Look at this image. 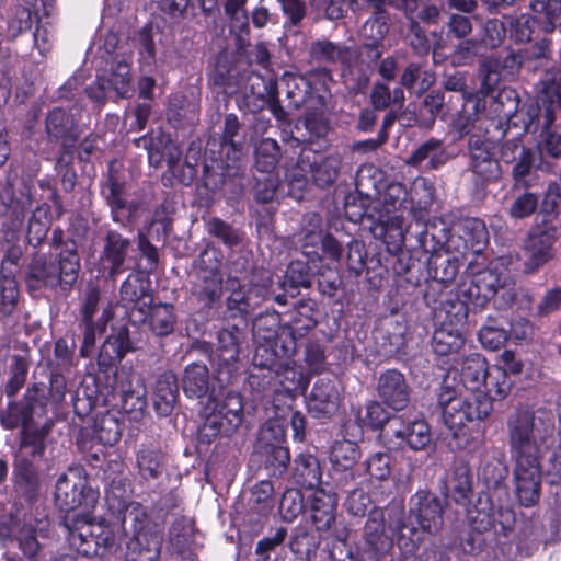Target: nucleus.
<instances>
[{
  "instance_id": "obj_1",
  "label": "nucleus",
  "mask_w": 561,
  "mask_h": 561,
  "mask_svg": "<svg viewBox=\"0 0 561 561\" xmlns=\"http://www.w3.org/2000/svg\"><path fill=\"white\" fill-rule=\"evenodd\" d=\"M459 296L466 301L451 304L455 321L444 323L433 334L432 345L437 355L457 354L463 347L465 336L456 325L462 324L467 318V302L483 307L490 299H494L497 308L505 309L516 300V282L507 267V259L499 257L486 268L466 276L459 286Z\"/></svg>"
},
{
  "instance_id": "obj_2",
  "label": "nucleus",
  "mask_w": 561,
  "mask_h": 561,
  "mask_svg": "<svg viewBox=\"0 0 561 561\" xmlns=\"http://www.w3.org/2000/svg\"><path fill=\"white\" fill-rule=\"evenodd\" d=\"M99 492L88 485L87 478L79 468H70L56 482L55 502L60 511L70 512L82 507L83 515L66 517L70 546L83 556L100 553L114 545L110 528L103 522H96L89 512L94 508Z\"/></svg>"
},
{
  "instance_id": "obj_3",
  "label": "nucleus",
  "mask_w": 561,
  "mask_h": 561,
  "mask_svg": "<svg viewBox=\"0 0 561 561\" xmlns=\"http://www.w3.org/2000/svg\"><path fill=\"white\" fill-rule=\"evenodd\" d=\"M534 426V416L528 412H518L507 422L513 478L517 497L524 506L534 505L541 489L542 455Z\"/></svg>"
},
{
  "instance_id": "obj_4",
  "label": "nucleus",
  "mask_w": 561,
  "mask_h": 561,
  "mask_svg": "<svg viewBox=\"0 0 561 561\" xmlns=\"http://www.w3.org/2000/svg\"><path fill=\"white\" fill-rule=\"evenodd\" d=\"M46 399V386L35 383L28 388L20 401H13L0 413V424L5 430H14L19 426L21 430V442L24 447L33 446L41 448L38 439L46 438L51 424L46 422L39 426L36 425V419L44 416Z\"/></svg>"
},
{
  "instance_id": "obj_5",
  "label": "nucleus",
  "mask_w": 561,
  "mask_h": 561,
  "mask_svg": "<svg viewBox=\"0 0 561 561\" xmlns=\"http://www.w3.org/2000/svg\"><path fill=\"white\" fill-rule=\"evenodd\" d=\"M122 528L126 536L128 561H158L163 542V530L139 504L131 502L124 508Z\"/></svg>"
},
{
  "instance_id": "obj_6",
  "label": "nucleus",
  "mask_w": 561,
  "mask_h": 561,
  "mask_svg": "<svg viewBox=\"0 0 561 561\" xmlns=\"http://www.w3.org/2000/svg\"><path fill=\"white\" fill-rule=\"evenodd\" d=\"M374 210L377 214V221L380 226V237L391 251L400 249L405 241L403 229V214L410 213L409 192L399 182H391L383 185L376 202L366 206L365 213Z\"/></svg>"
},
{
  "instance_id": "obj_7",
  "label": "nucleus",
  "mask_w": 561,
  "mask_h": 561,
  "mask_svg": "<svg viewBox=\"0 0 561 561\" xmlns=\"http://www.w3.org/2000/svg\"><path fill=\"white\" fill-rule=\"evenodd\" d=\"M407 520L401 526L400 540L409 538L404 548L415 551L423 541V534L436 535L444 524V510L439 499L426 491H419L411 497Z\"/></svg>"
},
{
  "instance_id": "obj_8",
  "label": "nucleus",
  "mask_w": 561,
  "mask_h": 561,
  "mask_svg": "<svg viewBox=\"0 0 561 561\" xmlns=\"http://www.w3.org/2000/svg\"><path fill=\"white\" fill-rule=\"evenodd\" d=\"M79 270L80 257L77 249L73 244L67 245L59 253L58 266L43 255L33 259L26 277V287L32 294L43 288H55L57 285L68 290L76 283Z\"/></svg>"
},
{
  "instance_id": "obj_9",
  "label": "nucleus",
  "mask_w": 561,
  "mask_h": 561,
  "mask_svg": "<svg viewBox=\"0 0 561 561\" xmlns=\"http://www.w3.org/2000/svg\"><path fill=\"white\" fill-rule=\"evenodd\" d=\"M283 354L277 355L276 364L272 367H253L249 383L257 391L273 390L295 397L305 393L310 382V376L294 360H283Z\"/></svg>"
},
{
  "instance_id": "obj_10",
  "label": "nucleus",
  "mask_w": 561,
  "mask_h": 561,
  "mask_svg": "<svg viewBox=\"0 0 561 561\" xmlns=\"http://www.w3.org/2000/svg\"><path fill=\"white\" fill-rule=\"evenodd\" d=\"M382 437L389 445L409 447L414 451L424 450L432 442L430 425L416 415H394L382 430Z\"/></svg>"
},
{
  "instance_id": "obj_11",
  "label": "nucleus",
  "mask_w": 561,
  "mask_h": 561,
  "mask_svg": "<svg viewBox=\"0 0 561 561\" xmlns=\"http://www.w3.org/2000/svg\"><path fill=\"white\" fill-rule=\"evenodd\" d=\"M392 547V538L386 534L385 514L375 507L368 514L356 551L350 556L354 561H383Z\"/></svg>"
},
{
  "instance_id": "obj_12",
  "label": "nucleus",
  "mask_w": 561,
  "mask_h": 561,
  "mask_svg": "<svg viewBox=\"0 0 561 561\" xmlns=\"http://www.w3.org/2000/svg\"><path fill=\"white\" fill-rule=\"evenodd\" d=\"M32 205L28 188L16 195L12 185L8 183L0 192V217L3 218L0 231V241L4 247L16 245L25 211Z\"/></svg>"
},
{
  "instance_id": "obj_13",
  "label": "nucleus",
  "mask_w": 561,
  "mask_h": 561,
  "mask_svg": "<svg viewBox=\"0 0 561 561\" xmlns=\"http://www.w3.org/2000/svg\"><path fill=\"white\" fill-rule=\"evenodd\" d=\"M113 394L119 398L122 409L133 415L141 416L147 408V388L142 376L133 368L122 366L113 377Z\"/></svg>"
},
{
  "instance_id": "obj_14",
  "label": "nucleus",
  "mask_w": 561,
  "mask_h": 561,
  "mask_svg": "<svg viewBox=\"0 0 561 561\" xmlns=\"http://www.w3.org/2000/svg\"><path fill=\"white\" fill-rule=\"evenodd\" d=\"M469 168L484 181H495L501 175L496 159V144L486 134H472L468 139Z\"/></svg>"
},
{
  "instance_id": "obj_15",
  "label": "nucleus",
  "mask_w": 561,
  "mask_h": 561,
  "mask_svg": "<svg viewBox=\"0 0 561 561\" xmlns=\"http://www.w3.org/2000/svg\"><path fill=\"white\" fill-rule=\"evenodd\" d=\"M279 323L277 316L266 314L253 321V339L256 348L253 356V367H272L276 364L279 352L276 350Z\"/></svg>"
},
{
  "instance_id": "obj_16",
  "label": "nucleus",
  "mask_w": 561,
  "mask_h": 561,
  "mask_svg": "<svg viewBox=\"0 0 561 561\" xmlns=\"http://www.w3.org/2000/svg\"><path fill=\"white\" fill-rule=\"evenodd\" d=\"M298 168L321 187L332 185L340 173L342 158L340 154L322 156L311 149H302L297 162Z\"/></svg>"
},
{
  "instance_id": "obj_17",
  "label": "nucleus",
  "mask_w": 561,
  "mask_h": 561,
  "mask_svg": "<svg viewBox=\"0 0 561 561\" xmlns=\"http://www.w3.org/2000/svg\"><path fill=\"white\" fill-rule=\"evenodd\" d=\"M561 110V92L556 85L545 84L537 103L527 106L525 129L536 131L539 126L542 130H550Z\"/></svg>"
},
{
  "instance_id": "obj_18",
  "label": "nucleus",
  "mask_w": 561,
  "mask_h": 561,
  "mask_svg": "<svg viewBox=\"0 0 561 561\" xmlns=\"http://www.w3.org/2000/svg\"><path fill=\"white\" fill-rule=\"evenodd\" d=\"M340 401L336 379L321 377L313 383L307 397V408L313 417H330L337 411Z\"/></svg>"
},
{
  "instance_id": "obj_19",
  "label": "nucleus",
  "mask_w": 561,
  "mask_h": 561,
  "mask_svg": "<svg viewBox=\"0 0 561 561\" xmlns=\"http://www.w3.org/2000/svg\"><path fill=\"white\" fill-rule=\"evenodd\" d=\"M377 393L393 410H403L410 401V388L402 373L388 369L377 380Z\"/></svg>"
},
{
  "instance_id": "obj_20",
  "label": "nucleus",
  "mask_w": 561,
  "mask_h": 561,
  "mask_svg": "<svg viewBox=\"0 0 561 561\" xmlns=\"http://www.w3.org/2000/svg\"><path fill=\"white\" fill-rule=\"evenodd\" d=\"M228 285L231 289V294L227 299V306L230 310H237L241 313L252 311L260 306L270 294H273V290L270 289V287L273 286V282L270 277H266L262 284H252L248 289H245L244 286H240L234 279H229Z\"/></svg>"
},
{
  "instance_id": "obj_21",
  "label": "nucleus",
  "mask_w": 561,
  "mask_h": 561,
  "mask_svg": "<svg viewBox=\"0 0 561 561\" xmlns=\"http://www.w3.org/2000/svg\"><path fill=\"white\" fill-rule=\"evenodd\" d=\"M554 234L550 231L535 230L525 243V273L531 274L553 256Z\"/></svg>"
},
{
  "instance_id": "obj_22",
  "label": "nucleus",
  "mask_w": 561,
  "mask_h": 561,
  "mask_svg": "<svg viewBox=\"0 0 561 561\" xmlns=\"http://www.w3.org/2000/svg\"><path fill=\"white\" fill-rule=\"evenodd\" d=\"M130 245V240L123 237L119 232L115 230L107 231L101 254V262L104 271L107 272L111 278H115L118 274L124 272V264Z\"/></svg>"
},
{
  "instance_id": "obj_23",
  "label": "nucleus",
  "mask_w": 561,
  "mask_h": 561,
  "mask_svg": "<svg viewBox=\"0 0 561 561\" xmlns=\"http://www.w3.org/2000/svg\"><path fill=\"white\" fill-rule=\"evenodd\" d=\"M455 369L460 373V379L469 391H481L488 377L489 367L485 358L474 352L454 358Z\"/></svg>"
},
{
  "instance_id": "obj_24",
  "label": "nucleus",
  "mask_w": 561,
  "mask_h": 561,
  "mask_svg": "<svg viewBox=\"0 0 561 561\" xmlns=\"http://www.w3.org/2000/svg\"><path fill=\"white\" fill-rule=\"evenodd\" d=\"M337 500L334 493L317 488L310 495V516L318 531H331L335 523Z\"/></svg>"
},
{
  "instance_id": "obj_25",
  "label": "nucleus",
  "mask_w": 561,
  "mask_h": 561,
  "mask_svg": "<svg viewBox=\"0 0 561 561\" xmlns=\"http://www.w3.org/2000/svg\"><path fill=\"white\" fill-rule=\"evenodd\" d=\"M46 131L50 138L61 140L64 149L62 156L58 159V164L65 161V156L71 153L77 140V134L71 121L61 108H54L46 118Z\"/></svg>"
},
{
  "instance_id": "obj_26",
  "label": "nucleus",
  "mask_w": 561,
  "mask_h": 561,
  "mask_svg": "<svg viewBox=\"0 0 561 561\" xmlns=\"http://www.w3.org/2000/svg\"><path fill=\"white\" fill-rule=\"evenodd\" d=\"M309 55L319 62L339 64L343 67H350L356 57V51L347 45L336 44L328 39H319L311 43Z\"/></svg>"
},
{
  "instance_id": "obj_27",
  "label": "nucleus",
  "mask_w": 561,
  "mask_h": 561,
  "mask_svg": "<svg viewBox=\"0 0 561 561\" xmlns=\"http://www.w3.org/2000/svg\"><path fill=\"white\" fill-rule=\"evenodd\" d=\"M466 402L463 400H456L450 403L447 411L443 415L444 423L449 428L456 442V447L460 449L469 448L470 434L467 428V423H471V412L465 409Z\"/></svg>"
},
{
  "instance_id": "obj_28",
  "label": "nucleus",
  "mask_w": 561,
  "mask_h": 561,
  "mask_svg": "<svg viewBox=\"0 0 561 561\" xmlns=\"http://www.w3.org/2000/svg\"><path fill=\"white\" fill-rule=\"evenodd\" d=\"M121 302L125 308H136L146 314L153 302L148 282L139 276H128L121 286Z\"/></svg>"
},
{
  "instance_id": "obj_29",
  "label": "nucleus",
  "mask_w": 561,
  "mask_h": 561,
  "mask_svg": "<svg viewBox=\"0 0 561 561\" xmlns=\"http://www.w3.org/2000/svg\"><path fill=\"white\" fill-rule=\"evenodd\" d=\"M41 448H33V446L24 447L23 442H20V447L15 456L14 473L19 483H24L30 488H34L37 484L38 474L37 469L33 461L28 459V456L33 458H41L44 455L46 448V438L38 439Z\"/></svg>"
},
{
  "instance_id": "obj_30",
  "label": "nucleus",
  "mask_w": 561,
  "mask_h": 561,
  "mask_svg": "<svg viewBox=\"0 0 561 561\" xmlns=\"http://www.w3.org/2000/svg\"><path fill=\"white\" fill-rule=\"evenodd\" d=\"M222 291V275L217 268L202 270L192 294L206 308L219 300Z\"/></svg>"
},
{
  "instance_id": "obj_31",
  "label": "nucleus",
  "mask_w": 561,
  "mask_h": 561,
  "mask_svg": "<svg viewBox=\"0 0 561 561\" xmlns=\"http://www.w3.org/2000/svg\"><path fill=\"white\" fill-rule=\"evenodd\" d=\"M304 254L310 260L320 259L319 244L323 237L322 218L319 214H307L302 219V227L299 234Z\"/></svg>"
},
{
  "instance_id": "obj_32",
  "label": "nucleus",
  "mask_w": 561,
  "mask_h": 561,
  "mask_svg": "<svg viewBox=\"0 0 561 561\" xmlns=\"http://www.w3.org/2000/svg\"><path fill=\"white\" fill-rule=\"evenodd\" d=\"M178 397V380L174 374L165 371L161 374L154 383L153 405L158 414L169 415Z\"/></svg>"
},
{
  "instance_id": "obj_33",
  "label": "nucleus",
  "mask_w": 561,
  "mask_h": 561,
  "mask_svg": "<svg viewBox=\"0 0 561 561\" xmlns=\"http://www.w3.org/2000/svg\"><path fill=\"white\" fill-rule=\"evenodd\" d=\"M279 286L284 289V294H276L274 300L278 305L287 304V295L294 297L299 287H309L311 285L308 266L300 261L291 262L287 270L285 279L278 282Z\"/></svg>"
},
{
  "instance_id": "obj_34",
  "label": "nucleus",
  "mask_w": 561,
  "mask_h": 561,
  "mask_svg": "<svg viewBox=\"0 0 561 561\" xmlns=\"http://www.w3.org/2000/svg\"><path fill=\"white\" fill-rule=\"evenodd\" d=\"M448 156L443 148V141L436 138H430L419 146L407 159V164L420 167L424 161H428V168L436 170L447 162Z\"/></svg>"
},
{
  "instance_id": "obj_35",
  "label": "nucleus",
  "mask_w": 561,
  "mask_h": 561,
  "mask_svg": "<svg viewBox=\"0 0 561 561\" xmlns=\"http://www.w3.org/2000/svg\"><path fill=\"white\" fill-rule=\"evenodd\" d=\"M435 188L433 183L425 178H417L412 183L409 193L410 213L416 220H422L428 213L434 202Z\"/></svg>"
},
{
  "instance_id": "obj_36",
  "label": "nucleus",
  "mask_w": 561,
  "mask_h": 561,
  "mask_svg": "<svg viewBox=\"0 0 561 561\" xmlns=\"http://www.w3.org/2000/svg\"><path fill=\"white\" fill-rule=\"evenodd\" d=\"M243 339V332L236 325L218 332L217 356L224 365L230 366L238 360Z\"/></svg>"
},
{
  "instance_id": "obj_37",
  "label": "nucleus",
  "mask_w": 561,
  "mask_h": 561,
  "mask_svg": "<svg viewBox=\"0 0 561 561\" xmlns=\"http://www.w3.org/2000/svg\"><path fill=\"white\" fill-rule=\"evenodd\" d=\"M463 96L466 104L453 121V128L459 134V137L467 135L470 138L472 134H486L478 124L477 114L480 108V101L471 95L466 96L465 93Z\"/></svg>"
},
{
  "instance_id": "obj_38",
  "label": "nucleus",
  "mask_w": 561,
  "mask_h": 561,
  "mask_svg": "<svg viewBox=\"0 0 561 561\" xmlns=\"http://www.w3.org/2000/svg\"><path fill=\"white\" fill-rule=\"evenodd\" d=\"M448 496L457 504L466 505L472 493L470 471L467 465H455L446 483Z\"/></svg>"
},
{
  "instance_id": "obj_39",
  "label": "nucleus",
  "mask_w": 561,
  "mask_h": 561,
  "mask_svg": "<svg viewBox=\"0 0 561 561\" xmlns=\"http://www.w3.org/2000/svg\"><path fill=\"white\" fill-rule=\"evenodd\" d=\"M295 479L307 489H317L321 483L319 460L311 454H300L295 460Z\"/></svg>"
},
{
  "instance_id": "obj_40",
  "label": "nucleus",
  "mask_w": 561,
  "mask_h": 561,
  "mask_svg": "<svg viewBox=\"0 0 561 561\" xmlns=\"http://www.w3.org/2000/svg\"><path fill=\"white\" fill-rule=\"evenodd\" d=\"M356 190L368 201L377 198L383 187V173L373 164L362 165L355 178Z\"/></svg>"
},
{
  "instance_id": "obj_41",
  "label": "nucleus",
  "mask_w": 561,
  "mask_h": 561,
  "mask_svg": "<svg viewBox=\"0 0 561 561\" xmlns=\"http://www.w3.org/2000/svg\"><path fill=\"white\" fill-rule=\"evenodd\" d=\"M522 64V57L518 54H515L513 51H508L502 62L497 60H486L481 64L480 71L483 75L482 85H481V92L483 94H489L492 90V85L496 83L499 79V69L503 68L508 70L510 72H513L514 70L518 69V67Z\"/></svg>"
},
{
  "instance_id": "obj_42",
  "label": "nucleus",
  "mask_w": 561,
  "mask_h": 561,
  "mask_svg": "<svg viewBox=\"0 0 561 561\" xmlns=\"http://www.w3.org/2000/svg\"><path fill=\"white\" fill-rule=\"evenodd\" d=\"M209 375L204 364H191L184 370L183 390L190 398H201L208 391Z\"/></svg>"
},
{
  "instance_id": "obj_43",
  "label": "nucleus",
  "mask_w": 561,
  "mask_h": 561,
  "mask_svg": "<svg viewBox=\"0 0 561 561\" xmlns=\"http://www.w3.org/2000/svg\"><path fill=\"white\" fill-rule=\"evenodd\" d=\"M130 351L127 333L118 332L116 335L108 336L101 347L98 363L101 367L111 366L119 362Z\"/></svg>"
},
{
  "instance_id": "obj_44",
  "label": "nucleus",
  "mask_w": 561,
  "mask_h": 561,
  "mask_svg": "<svg viewBox=\"0 0 561 561\" xmlns=\"http://www.w3.org/2000/svg\"><path fill=\"white\" fill-rule=\"evenodd\" d=\"M388 33V26L380 18L366 21L363 26V35L370 42L363 45V53L367 50L373 61L378 60L382 55L381 42Z\"/></svg>"
},
{
  "instance_id": "obj_45",
  "label": "nucleus",
  "mask_w": 561,
  "mask_h": 561,
  "mask_svg": "<svg viewBox=\"0 0 561 561\" xmlns=\"http://www.w3.org/2000/svg\"><path fill=\"white\" fill-rule=\"evenodd\" d=\"M149 312V327L153 334L157 336L169 335L175 324L174 308L170 304H158L150 306Z\"/></svg>"
},
{
  "instance_id": "obj_46",
  "label": "nucleus",
  "mask_w": 561,
  "mask_h": 561,
  "mask_svg": "<svg viewBox=\"0 0 561 561\" xmlns=\"http://www.w3.org/2000/svg\"><path fill=\"white\" fill-rule=\"evenodd\" d=\"M20 299L19 286L12 273H5L4 267L0 276V313L3 317L13 314Z\"/></svg>"
},
{
  "instance_id": "obj_47",
  "label": "nucleus",
  "mask_w": 561,
  "mask_h": 561,
  "mask_svg": "<svg viewBox=\"0 0 561 561\" xmlns=\"http://www.w3.org/2000/svg\"><path fill=\"white\" fill-rule=\"evenodd\" d=\"M50 207L42 204L33 211L27 227V240L33 247H38L46 239L50 227Z\"/></svg>"
},
{
  "instance_id": "obj_48",
  "label": "nucleus",
  "mask_w": 561,
  "mask_h": 561,
  "mask_svg": "<svg viewBox=\"0 0 561 561\" xmlns=\"http://www.w3.org/2000/svg\"><path fill=\"white\" fill-rule=\"evenodd\" d=\"M222 410L218 407V401H209L205 408V420L201 427V436L210 440L219 434L230 435L234 431H228Z\"/></svg>"
},
{
  "instance_id": "obj_49",
  "label": "nucleus",
  "mask_w": 561,
  "mask_h": 561,
  "mask_svg": "<svg viewBox=\"0 0 561 561\" xmlns=\"http://www.w3.org/2000/svg\"><path fill=\"white\" fill-rule=\"evenodd\" d=\"M511 386L512 383L505 370L495 366L489 369L481 392L488 396L491 402L494 400H503L510 393Z\"/></svg>"
},
{
  "instance_id": "obj_50",
  "label": "nucleus",
  "mask_w": 561,
  "mask_h": 561,
  "mask_svg": "<svg viewBox=\"0 0 561 561\" xmlns=\"http://www.w3.org/2000/svg\"><path fill=\"white\" fill-rule=\"evenodd\" d=\"M360 457V451L356 443L351 440L336 442L331 449L330 460L337 470L352 468Z\"/></svg>"
},
{
  "instance_id": "obj_51",
  "label": "nucleus",
  "mask_w": 561,
  "mask_h": 561,
  "mask_svg": "<svg viewBox=\"0 0 561 561\" xmlns=\"http://www.w3.org/2000/svg\"><path fill=\"white\" fill-rule=\"evenodd\" d=\"M113 314L114 312L112 304H106L102 308L101 314L96 318L95 323H83V344L82 347L80 348V354L82 357L89 356L90 348L95 343L96 334H102L105 331L107 323L113 318Z\"/></svg>"
},
{
  "instance_id": "obj_52",
  "label": "nucleus",
  "mask_w": 561,
  "mask_h": 561,
  "mask_svg": "<svg viewBox=\"0 0 561 561\" xmlns=\"http://www.w3.org/2000/svg\"><path fill=\"white\" fill-rule=\"evenodd\" d=\"M93 433L102 445L113 446L121 438L122 427L114 415L106 413L95 420Z\"/></svg>"
},
{
  "instance_id": "obj_53",
  "label": "nucleus",
  "mask_w": 561,
  "mask_h": 561,
  "mask_svg": "<svg viewBox=\"0 0 561 561\" xmlns=\"http://www.w3.org/2000/svg\"><path fill=\"white\" fill-rule=\"evenodd\" d=\"M117 96L126 98L131 91L130 62L126 59L117 60L108 79H105Z\"/></svg>"
},
{
  "instance_id": "obj_54",
  "label": "nucleus",
  "mask_w": 561,
  "mask_h": 561,
  "mask_svg": "<svg viewBox=\"0 0 561 561\" xmlns=\"http://www.w3.org/2000/svg\"><path fill=\"white\" fill-rule=\"evenodd\" d=\"M107 302H101V293L98 286L89 285L85 289L80 317L82 323H95L96 318L101 314L102 308Z\"/></svg>"
},
{
  "instance_id": "obj_55",
  "label": "nucleus",
  "mask_w": 561,
  "mask_h": 561,
  "mask_svg": "<svg viewBox=\"0 0 561 561\" xmlns=\"http://www.w3.org/2000/svg\"><path fill=\"white\" fill-rule=\"evenodd\" d=\"M256 167L263 173H270L278 163L280 149L276 140L263 139L255 151Z\"/></svg>"
},
{
  "instance_id": "obj_56",
  "label": "nucleus",
  "mask_w": 561,
  "mask_h": 561,
  "mask_svg": "<svg viewBox=\"0 0 561 561\" xmlns=\"http://www.w3.org/2000/svg\"><path fill=\"white\" fill-rule=\"evenodd\" d=\"M137 466L144 480L157 479L161 473V455L159 450L142 448L137 453Z\"/></svg>"
},
{
  "instance_id": "obj_57",
  "label": "nucleus",
  "mask_w": 561,
  "mask_h": 561,
  "mask_svg": "<svg viewBox=\"0 0 561 561\" xmlns=\"http://www.w3.org/2000/svg\"><path fill=\"white\" fill-rule=\"evenodd\" d=\"M506 36V23L499 19L486 20L480 31V42L485 49H495Z\"/></svg>"
},
{
  "instance_id": "obj_58",
  "label": "nucleus",
  "mask_w": 561,
  "mask_h": 561,
  "mask_svg": "<svg viewBox=\"0 0 561 561\" xmlns=\"http://www.w3.org/2000/svg\"><path fill=\"white\" fill-rule=\"evenodd\" d=\"M218 407L224 412L225 424H227L226 428L228 431H236L240 426L243 415L241 397L230 392L221 402H218Z\"/></svg>"
},
{
  "instance_id": "obj_59",
  "label": "nucleus",
  "mask_w": 561,
  "mask_h": 561,
  "mask_svg": "<svg viewBox=\"0 0 561 561\" xmlns=\"http://www.w3.org/2000/svg\"><path fill=\"white\" fill-rule=\"evenodd\" d=\"M467 412H471L469 415L471 421H481L488 417L493 409V404L488 396L481 391H470V393L463 396Z\"/></svg>"
},
{
  "instance_id": "obj_60",
  "label": "nucleus",
  "mask_w": 561,
  "mask_h": 561,
  "mask_svg": "<svg viewBox=\"0 0 561 561\" xmlns=\"http://www.w3.org/2000/svg\"><path fill=\"white\" fill-rule=\"evenodd\" d=\"M240 129V123L234 114H229L225 119V128L221 138V148L228 149L227 157L230 160H237L241 151V146L234 141V137Z\"/></svg>"
},
{
  "instance_id": "obj_61",
  "label": "nucleus",
  "mask_w": 561,
  "mask_h": 561,
  "mask_svg": "<svg viewBox=\"0 0 561 561\" xmlns=\"http://www.w3.org/2000/svg\"><path fill=\"white\" fill-rule=\"evenodd\" d=\"M10 371L11 376L5 386V394L8 397H13L25 383L28 371L27 360L23 356H13Z\"/></svg>"
},
{
  "instance_id": "obj_62",
  "label": "nucleus",
  "mask_w": 561,
  "mask_h": 561,
  "mask_svg": "<svg viewBox=\"0 0 561 561\" xmlns=\"http://www.w3.org/2000/svg\"><path fill=\"white\" fill-rule=\"evenodd\" d=\"M207 231L210 236L219 239L227 247H234L241 242L239 231L219 218H211L208 220Z\"/></svg>"
},
{
  "instance_id": "obj_63",
  "label": "nucleus",
  "mask_w": 561,
  "mask_h": 561,
  "mask_svg": "<svg viewBox=\"0 0 561 561\" xmlns=\"http://www.w3.org/2000/svg\"><path fill=\"white\" fill-rule=\"evenodd\" d=\"M289 548L297 559L308 561L316 556L318 545L312 535L304 531L290 539Z\"/></svg>"
},
{
  "instance_id": "obj_64",
  "label": "nucleus",
  "mask_w": 561,
  "mask_h": 561,
  "mask_svg": "<svg viewBox=\"0 0 561 561\" xmlns=\"http://www.w3.org/2000/svg\"><path fill=\"white\" fill-rule=\"evenodd\" d=\"M285 438V430L277 420L266 421L259 432V447L260 449L282 445Z\"/></svg>"
}]
</instances>
